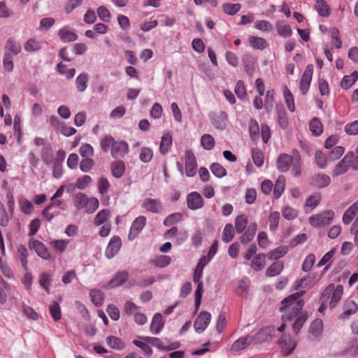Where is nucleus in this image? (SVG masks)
I'll list each match as a JSON object with an SVG mask.
<instances>
[{
  "instance_id": "nucleus-1",
  "label": "nucleus",
  "mask_w": 358,
  "mask_h": 358,
  "mask_svg": "<svg viewBox=\"0 0 358 358\" xmlns=\"http://www.w3.org/2000/svg\"><path fill=\"white\" fill-rule=\"evenodd\" d=\"M303 292H296L282 301L281 311L283 313L282 320L284 322L291 321L294 317L296 320L293 324V331L297 334L307 319L306 313L301 310L304 305L303 300L299 299Z\"/></svg>"
},
{
  "instance_id": "nucleus-2",
  "label": "nucleus",
  "mask_w": 358,
  "mask_h": 358,
  "mask_svg": "<svg viewBox=\"0 0 358 358\" xmlns=\"http://www.w3.org/2000/svg\"><path fill=\"white\" fill-rule=\"evenodd\" d=\"M277 168L281 172H287L289 170L292 164V173L294 176L297 177L301 173V159L298 152L296 155L292 156L287 154H280L277 159Z\"/></svg>"
},
{
  "instance_id": "nucleus-3",
  "label": "nucleus",
  "mask_w": 358,
  "mask_h": 358,
  "mask_svg": "<svg viewBox=\"0 0 358 358\" xmlns=\"http://www.w3.org/2000/svg\"><path fill=\"white\" fill-rule=\"evenodd\" d=\"M343 294V287L341 285L335 286L329 284L323 291L320 300L327 301L330 308H335L341 301Z\"/></svg>"
},
{
  "instance_id": "nucleus-4",
  "label": "nucleus",
  "mask_w": 358,
  "mask_h": 358,
  "mask_svg": "<svg viewBox=\"0 0 358 358\" xmlns=\"http://www.w3.org/2000/svg\"><path fill=\"white\" fill-rule=\"evenodd\" d=\"M334 217V212L329 210L311 215L308 220L312 227L320 228L329 225L333 222Z\"/></svg>"
},
{
  "instance_id": "nucleus-5",
  "label": "nucleus",
  "mask_w": 358,
  "mask_h": 358,
  "mask_svg": "<svg viewBox=\"0 0 358 358\" xmlns=\"http://www.w3.org/2000/svg\"><path fill=\"white\" fill-rule=\"evenodd\" d=\"M28 246L30 250H33L41 259L44 260H50L51 254L48 248L40 241L31 238L29 241Z\"/></svg>"
},
{
  "instance_id": "nucleus-6",
  "label": "nucleus",
  "mask_w": 358,
  "mask_h": 358,
  "mask_svg": "<svg viewBox=\"0 0 358 358\" xmlns=\"http://www.w3.org/2000/svg\"><path fill=\"white\" fill-rule=\"evenodd\" d=\"M185 175L187 177L195 176L197 170V163L194 153L192 150H186L185 154Z\"/></svg>"
},
{
  "instance_id": "nucleus-7",
  "label": "nucleus",
  "mask_w": 358,
  "mask_h": 358,
  "mask_svg": "<svg viewBox=\"0 0 358 358\" xmlns=\"http://www.w3.org/2000/svg\"><path fill=\"white\" fill-rule=\"evenodd\" d=\"M211 320V315L207 311L201 312L194 321V327L195 331L201 334L208 326Z\"/></svg>"
},
{
  "instance_id": "nucleus-8",
  "label": "nucleus",
  "mask_w": 358,
  "mask_h": 358,
  "mask_svg": "<svg viewBox=\"0 0 358 358\" xmlns=\"http://www.w3.org/2000/svg\"><path fill=\"white\" fill-rule=\"evenodd\" d=\"M313 71V64H308L302 75L301 79L300 80V90L303 95L308 92L310 87L312 80Z\"/></svg>"
},
{
  "instance_id": "nucleus-9",
  "label": "nucleus",
  "mask_w": 358,
  "mask_h": 358,
  "mask_svg": "<svg viewBox=\"0 0 358 358\" xmlns=\"http://www.w3.org/2000/svg\"><path fill=\"white\" fill-rule=\"evenodd\" d=\"M354 158L353 152H348L343 159L338 163L333 171L332 175L334 176H338L345 173L350 166Z\"/></svg>"
},
{
  "instance_id": "nucleus-10",
  "label": "nucleus",
  "mask_w": 358,
  "mask_h": 358,
  "mask_svg": "<svg viewBox=\"0 0 358 358\" xmlns=\"http://www.w3.org/2000/svg\"><path fill=\"white\" fill-rule=\"evenodd\" d=\"M253 341L254 336H252L247 335L245 336H242L233 343L230 347L229 352L236 353L243 350L251 345Z\"/></svg>"
},
{
  "instance_id": "nucleus-11",
  "label": "nucleus",
  "mask_w": 358,
  "mask_h": 358,
  "mask_svg": "<svg viewBox=\"0 0 358 358\" xmlns=\"http://www.w3.org/2000/svg\"><path fill=\"white\" fill-rule=\"evenodd\" d=\"M146 224V218L144 216H139L133 222L128 238L130 241L134 240L142 231Z\"/></svg>"
},
{
  "instance_id": "nucleus-12",
  "label": "nucleus",
  "mask_w": 358,
  "mask_h": 358,
  "mask_svg": "<svg viewBox=\"0 0 358 358\" xmlns=\"http://www.w3.org/2000/svg\"><path fill=\"white\" fill-rule=\"evenodd\" d=\"M122 246L121 238L118 236H113L106 249L105 255L107 258L111 259L119 252Z\"/></svg>"
},
{
  "instance_id": "nucleus-13",
  "label": "nucleus",
  "mask_w": 358,
  "mask_h": 358,
  "mask_svg": "<svg viewBox=\"0 0 358 358\" xmlns=\"http://www.w3.org/2000/svg\"><path fill=\"white\" fill-rule=\"evenodd\" d=\"M22 48L20 42L17 41L13 38H9L5 44L4 55L8 56H15L21 52Z\"/></svg>"
},
{
  "instance_id": "nucleus-14",
  "label": "nucleus",
  "mask_w": 358,
  "mask_h": 358,
  "mask_svg": "<svg viewBox=\"0 0 358 358\" xmlns=\"http://www.w3.org/2000/svg\"><path fill=\"white\" fill-rule=\"evenodd\" d=\"M129 151V145L124 141H115L111 150V155L114 158L124 157Z\"/></svg>"
},
{
  "instance_id": "nucleus-15",
  "label": "nucleus",
  "mask_w": 358,
  "mask_h": 358,
  "mask_svg": "<svg viewBox=\"0 0 358 358\" xmlns=\"http://www.w3.org/2000/svg\"><path fill=\"white\" fill-rule=\"evenodd\" d=\"M58 36L63 43L73 42L78 39L77 34L66 27H62L58 31Z\"/></svg>"
},
{
  "instance_id": "nucleus-16",
  "label": "nucleus",
  "mask_w": 358,
  "mask_h": 358,
  "mask_svg": "<svg viewBox=\"0 0 358 358\" xmlns=\"http://www.w3.org/2000/svg\"><path fill=\"white\" fill-rule=\"evenodd\" d=\"M28 256H29V251H28L27 248L24 245H20L17 249L16 258L20 261V262L24 271L28 270V266H27Z\"/></svg>"
},
{
  "instance_id": "nucleus-17",
  "label": "nucleus",
  "mask_w": 358,
  "mask_h": 358,
  "mask_svg": "<svg viewBox=\"0 0 358 358\" xmlns=\"http://www.w3.org/2000/svg\"><path fill=\"white\" fill-rule=\"evenodd\" d=\"M172 145V135L170 132H166L161 138L159 152L162 155H166L170 150Z\"/></svg>"
},
{
  "instance_id": "nucleus-18",
  "label": "nucleus",
  "mask_w": 358,
  "mask_h": 358,
  "mask_svg": "<svg viewBox=\"0 0 358 358\" xmlns=\"http://www.w3.org/2000/svg\"><path fill=\"white\" fill-rule=\"evenodd\" d=\"M284 268V263L281 261H276L271 264L266 271V275L273 277L279 275Z\"/></svg>"
},
{
  "instance_id": "nucleus-19",
  "label": "nucleus",
  "mask_w": 358,
  "mask_h": 358,
  "mask_svg": "<svg viewBox=\"0 0 358 358\" xmlns=\"http://www.w3.org/2000/svg\"><path fill=\"white\" fill-rule=\"evenodd\" d=\"M248 41L253 49L264 50L268 46V43L262 37L250 36L248 37Z\"/></svg>"
},
{
  "instance_id": "nucleus-20",
  "label": "nucleus",
  "mask_w": 358,
  "mask_h": 358,
  "mask_svg": "<svg viewBox=\"0 0 358 358\" xmlns=\"http://www.w3.org/2000/svg\"><path fill=\"white\" fill-rule=\"evenodd\" d=\"M357 303L352 300H346L343 306L342 317L345 318L355 314L357 311Z\"/></svg>"
},
{
  "instance_id": "nucleus-21",
  "label": "nucleus",
  "mask_w": 358,
  "mask_h": 358,
  "mask_svg": "<svg viewBox=\"0 0 358 358\" xmlns=\"http://www.w3.org/2000/svg\"><path fill=\"white\" fill-rule=\"evenodd\" d=\"M315 9L320 16L324 17H328L331 13L329 6L324 0H316Z\"/></svg>"
},
{
  "instance_id": "nucleus-22",
  "label": "nucleus",
  "mask_w": 358,
  "mask_h": 358,
  "mask_svg": "<svg viewBox=\"0 0 358 358\" xmlns=\"http://www.w3.org/2000/svg\"><path fill=\"white\" fill-rule=\"evenodd\" d=\"M244 69L248 75L252 76L255 70V59L251 55H246L243 58Z\"/></svg>"
},
{
  "instance_id": "nucleus-23",
  "label": "nucleus",
  "mask_w": 358,
  "mask_h": 358,
  "mask_svg": "<svg viewBox=\"0 0 358 358\" xmlns=\"http://www.w3.org/2000/svg\"><path fill=\"white\" fill-rule=\"evenodd\" d=\"M265 262L266 255L264 254L259 253L254 257L250 266L253 270L258 271L264 267Z\"/></svg>"
},
{
  "instance_id": "nucleus-24",
  "label": "nucleus",
  "mask_w": 358,
  "mask_h": 358,
  "mask_svg": "<svg viewBox=\"0 0 358 358\" xmlns=\"http://www.w3.org/2000/svg\"><path fill=\"white\" fill-rule=\"evenodd\" d=\"M43 42L36 38L29 39L24 45V48L27 52H31L41 50Z\"/></svg>"
},
{
  "instance_id": "nucleus-25",
  "label": "nucleus",
  "mask_w": 358,
  "mask_h": 358,
  "mask_svg": "<svg viewBox=\"0 0 358 358\" xmlns=\"http://www.w3.org/2000/svg\"><path fill=\"white\" fill-rule=\"evenodd\" d=\"M358 79V72L355 71L349 76H345L341 82V86L343 89L348 90L351 87Z\"/></svg>"
},
{
  "instance_id": "nucleus-26",
  "label": "nucleus",
  "mask_w": 358,
  "mask_h": 358,
  "mask_svg": "<svg viewBox=\"0 0 358 358\" xmlns=\"http://www.w3.org/2000/svg\"><path fill=\"white\" fill-rule=\"evenodd\" d=\"M358 210V203H354L343 214V222L345 224H349L355 217Z\"/></svg>"
},
{
  "instance_id": "nucleus-27",
  "label": "nucleus",
  "mask_w": 358,
  "mask_h": 358,
  "mask_svg": "<svg viewBox=\"0 0 358 358\" xmlns=\"http://www.w3.org/2000/svg\"><path fill=\"white\" fill-rule=\"evenodd\" d=\"M61 203H50L43 210V215L48 220H51V219L55 216V215L59 213V206Z\"/></svg>"
},
{
  "instance_id": "nucleus-28",
  "label": "nucleus",
  "mask_w": 358,
  "mask_h": 358,
  "mask_svg": "<svg viewBox=\"0 0 358 358\" xmlns=\"http://www.w3.org/2000/svg\"><path fill=\"white\" fill-rule=\"evenodd\" d=\"M164 324L162 322V315L160 313L154 315L152 322L150 324V331L154 334H157L160 331Z\"/></svg>"
},
{
  "instance_id": "nucleus-29",
  "label": "nucleus",
  "mask_w": 358,
  "mask_h": 358,
  "mask_svg": "<svg viewBox=\"0 0 358 358\" xmlns=\"http://www.w3.org/2000/svg\"><path fill=\"white\" fill-rule=\"evenodd\" d=\"M313 182L317 187L322 188L330 184L331 178L328 175L320 173L313 178Z\"/></svg>"
},
{
  "instance_id": "nucleus-30",
  "label": "nucleus",
  "mask_w": 358,
  "mask_h": 358,
  "mask_svg": "<svg viewBox=\"0 0 358 358\" xmlns=\"http://www.w3.org/2000/svg\"><path fill=\"white\" fill-rule=\"evenodd\" d=\"M88 76L85 73H80L76 80V88L78 92H83L87 87Z\"/></svg>"
},
{
  "instance_id": "nucleus-31",
  "label": "nucleus",
  "mask_w": 358,
  "mask_h": 358,
  "mask_svg": "<svg viewBox=\"0 0 358 358\" xmlns=\"http://www.w3.org/2000/svg\"><path fill=\"white\" fill-rule=\"evenodd\" d=\"M112 174L117 178H121L125 171V164L122 161H117L111 165Z\"/></svg>"
},
{
  "instance_id": "nucleus-32",
  "label": "nucleus",
  "mask_w": 358,
  "mask_h": 358,
  "mask_svg": "<svg viewBox=\"0 0 358 358\" xmlns=\"http://www.w3.org/2000/svg\"><path fill=\"white\" fill-rule=\"evenodd\" d=\"M227 120V113L225 112H221L212 119V123L217 129H222L226 127Z\"/></svg>"
},
{
  "instance_id": "nucleus-33",
  "label": "nucleus",
  "mask_w": 358,
  "mask_h": 358,
  "mask_svg": "<svg viewBox=\"0 0 358 358\" xmlns=\"http://www.w3.org/2000/svg\"><path fill=\"white\" fill-rule=\"evenodd\" d=\"M52 275L48 273H43L39 278L40 285L49 294L52 285Z\"/></svg>"
},
{
  "instance_id": "nucleus-34",
  "label": "nucleus",
  "mask_w": 358,
  "mask_h": 358,
  "mask_svg": "<svg viewBox=\"0 0 358 358\" xmlns=\"http://www.w3.org/2000/svg\"><path fill=\"white\" fill-rule=\"evenodd\" d=\"M285 178L284 176H279L275 182L273 188L274 199H278L285 190Z\"/></svg>"
},
{
  "instance_id": "nucleus-35",
  "label": "nucleus",
  "mask_w": 358,
  "mask_h": 358,
  "mask_svg": "<svg viewBox=\"0 0 358 358\" xmlns=\"http://www.w3.org/2000/svg\"><path fill=\"white\" fill-rule=\"evenodd\" d=\"M310 131L316 136H320L323 131L322 124L317 117H314L309 123Z\"/></svg>"
},
{
  "instance_id": "nucleus-36",
  "label": "nucleus",
  "mask_w": 358,
  "mask_h": 358,
  "mask_svg": "<svg viewBox=\"0 0 358 358\" xmlns=\"http://www.w3.org/2000/svg\"><path fill=\"white\" fill-rule=\"evenodd\" d=\"M107 344L113 349L122 350L124 348V343L118 337L109 336L106 338Z\"/></svg>"
},
{
  "instance_id": "nucleus-37",
  "label": "nucleus",
  "mask_w": 358,
  "mask_h": 358,
  "mask_svg": "<svg viewBox=\"0 0 358 358\" xmlns=\"http://www.w3.org/2000/svg\"><path fill=\"white\" fill-rule=\"evenodd\" d=\"M276 29L278 34L284 38H287L292 34V29L289 25L285 22H278L276 23Z\"/></svg>"
},
{
  "instance_id": "nucleus-38",
  "label": "nucleus",
  "mask_w": 358,
  "mask_h": 358,
  "mask_svg": "<svg viewBox=\"0 0 358 358\" xmlns=\"http://www.w3.org/2000/svg\"><path fill=\"white\" fill-rule=\"evenodd\" d=\"M315 160L318 167L324 169L327 166L329 159L328 157H327L321 150H317L315 153Z\"/></svg>"
},
{
  "instance_id": "nucleus-39",
  "label": "nucleus",
  "mask_w": 358,
  "mask_h": 358,
  "mask_svg": "<svg viewBox=\"0 0 358 358\" xmlns=\"http://www.w3.org/2000/svg\"><path fill=\"white\" fill-rule=\"evenodd\" d=\"M90 297L92 299V301L96 306H100L102 305L103 302L104 294L99 289H92L90 293Z\"/></svg>"
},
{
  "instance_id": "nucleus-40",
  "label": "nucleus",
  "mask_w": 358,
  "mask_h": 358,
  "mask_svg": "<svg viewBox=\"0 0 358 358\" xmlns=\"http://www.w3.org/2000/svg\"><path fill=\"white\" fill-rule=\"evenodd\" d=\"M323 331V322L320 319L315 320L310 328V333L313 334L314 336L317 337L321 334Z\"/></svg>"
},
{
  "instance_id": "nucleus-41",
  "label": "nucleus",
  "mask_w": 358,
  "mask_h": 358,
  "mask_svg": "<svg viewBox=\"0 0 358 358\" xmlns=\"http://www.w3.org/2000/svg\"><path fill=\"white\" fill-rule=\"evenodd\" d=\"M283 94H284V99H285V101L287 106L288 109L291 112H294L295 110L294 96H293L291 91L287 87H285L284 88Z\"/></svg>"
},
{
  "instance_id": "nucleus-42",
  "label": "nucleus",
  "mask_w": 358,
  "mask_h": 358,
  "mask_svg": "<svg viewBox=\"0 0 358 358\" xmlns=\"http://www.w3.org/2000/svg\"><path fill=\"white\" fill-rule=\"evenodd\" d=\"M115 140L110 135L104 136L100 143L101 148L103 152H108L111 150Z\"/></svg>"
},
{
  "instance_id": "nucleus-43",
  "label": "nucleus",
  "mask_w": 358,
  "mask_h": 358,
  "mask_svg": "<svg viewBox=\"0 0 358 358\" xmlns=\"http://www.w3.org/2000/svg\"><path fill=\"white\" fill-rule=\"evenodd\" d=\"M201 143L205 150H210L215 146V140L210 134H203L201 138Z\"/></svg>"
},
{
  "instance_id": "nucleus-44",
  "label": "nucleus",
  "mask_w": 358,
  "mask_h": 358,
  "mask_svg": "<svg viewBox=\"0 0 358 358\" xmlns=\"http://www.w3.org/2000/svg\"><path fill=\"white\" fill-rule=\"evenodd\" d=\"M210 169L217 178H221L227 175V170L218 163H213L210 166Z\"/></svg>"
},
{
  "instance_id": "nucleus-45",
  "label": "nucleus",
  "mask_w": 358,
  "mask_h": 358,
  "mask_svg": "<svg viewBox=\"0 0 358 358\" xmlns=\"http://www.w3.org/2000/svg\"><path fill=\"white\" fill-rule=\"evenodd\" d=\"M234 236V229L231 224H227L225 225L223 233L222 240L226 243H229L232 241Z\"/></svg>"
},
{
  "instance_id": "nucleus-46",
  "label": "nucleus",
  "mask_w": 358,
  "mask_h": 358,
  "mask_svg": "<svg viewBox=\"0 0 358 358\" xmlns=\"http://www.w3.org/2000/svg\"><path fill=\"white\" fill-rule=\"evenodd\" d=\"M279 220L280 213L278 212L275 211L271 213L268 220V223L271 231H275L277 229L279 224Z\"/></svg>"
},
{
  "instance_id": "nucleus-47",
  "label": "nucleus",
  "mask_w": 358,
  "mask_h": 358,
  "mask_svg": "<svg viewBox=\"0 0 358 358\" xmlns=\"http://www.w3.org/2000/svg\"><path fill=\"white\" fill-rule=\"evenodd\" d=\"M69 241L68 240H55L50 242V245L55 250L59 252H63L66 250Z\"/></svg>"
},
{
  "instance_id": "nucleus-48",
  "label": "nucleus",
  "mask_w": 358,
  "mask_h": 358,
  "mask_svg": "<svg viewBox=\"0 0 358 358\" xmlns=\"http://www.w3.org/2000/svg\"><path fill=\"white\" fill-rule=\"evenodd\" d=\"M287 252V247L282 245L271 250L269 253L271 259H278L282 257Z\"/></svg>"
},
{
  "instance_id": "nucleus-49",
  "label": "nucleus",
  "mask_w": 358,
  "mask_h": 358,
  "mask_svg": "<svg viewBox=\"0 0 358 358\" xmlns=\"http://www.w3.org/2000/svg\"><path fill=\"white\" fill-rule=\"evenodd\" d=\"M171 262V257L167 255H160L153 260L155 266L164 268L169 266Z\"/></svg>"
},
{
  "instance_id": "nucleus-50",
  "label": "nucleus",
  "mask_w": 358,
  "mask_h": 358,
  "mask_svg": "<svg viewBox=\"0 0 358 358\" xmlns=\"http://www.w3.org/2000/svg\"><path fill=\"white\" fill-rule=\"evenodd\" d=\"M271 329L268 327L264 328L258 331L257 335L254 337V341H257L259 343H262L271 338Z\"/></svg>"
},
{
  "instance_id": "nucleus-51",
  "label": "nucleus",
  "mask_w": 358,
  "mask_h": 358,
  "mask_svg": "<svg viewBox=\"0 0 358 358\" xmlns=\"http://www.w3.org/2000/svg\"><path fill=\"white\" fill-rule=\"evenodd\" d=\"M129 273L127 271H121L117 273L115 277L111 280L113 286H119L126 282L128 279Z\"/></svg>"
},
{
  "instance_id": "nucleus-52",
  "label": "nucleus",
  "mask_w": 358,
  "mask_h": 358,
  "mask_svg": "<svg viewBox=\"0 0 358 358\" xmlns=\"http://www.w3.org/2000/svg\"><path fill=\"white\" fill-rule=\"evenodd\" d=\"M254 27L255 29L264 32H268L272 30L273 25L266 20H257L255 22Z\"/></svg>"
},
{
  "instance_id": "nucleus-53",
  "label": "nucleus",
  "mask_w": 358,
  "mask_h": 358,
  "mask_svg": "<svg viewBox=\"0 0 358 358\" xmlns=\"http://www.w3.org/2000/svg\"><path fill=\"white\" fill-rule=\"evenodd\" d=\"M248 220L245 215H241L236 217L235 221L236 230L238 233H242L246 228Z\"/></svg>"
},
{
  "instance_id": "nucleus-54",
  "label": "nucleus",
  "mask_w": 358,
  "mask_h": 358,
  "mask_svg": "<svg viewBox=\"0 0 358 358\" xmlns=\"http://www.w3.org/2000/svg\"><path fill=\"white\" fill-rule=\"evenodd\" d=\"M241 7L239 3H224L222 6L223 11L229 15L236 14L240 10Z\"/></svg>"
},
{
  "instance_id": "nucleus-55",
  "label": "nucleus",
  "mask_w": 358,
  "mask_h": 358,
  "mask_svg": "<svg viewBox=\"0 0 358 358\" xmlns=\"http://www.w3.org/2000/svg\"><path fill=\"white\" fill-rule=\"evenodd\" d=\"M99 207V203H77L76 208L81 210L85 208L87 213H94Z\"/></svg>"
},
{
  "instance_id": "nucleus-56",
  "label": "nucleus",
  "mask_w": 358,
  "mask_h": 358,
  "mask_svg": "<svg viewBox=\"0 0 358 358\" xmlns=\"http://www.w3.org/2000/svg\"><path fill=\"white\" fill-rule=\"evenodd\" d=\"M234 91L236 96L240 99L243 100L247 96L246 89L242 80L237 81Z\"/></svg>"
},
{
  "instance_id": "nucleus-57",
  "label": "nucleus",
  "mask_w": 358,
  "mask_h": 358,
  "mask_svg": "<svg viewBox=\"0 0 358 358\" xmlns=\"http://www.w3.org/2000/svg\"><path fill=\"white\" fill-rule=\"evenodd\" d=\"M153 157V152L149 148H143L141 150L139 158L140 160L144 163H148L151 161Z\"/></svg>"
},
{
  "instance_id": "nucleus-58",
  "label": "nucleus",
  "mask_w": 358,
  "mask_h": 358,
  "mask_svg": "<svg viewBox=\"0 0 358 358\" xmlns=\"http://www.w3.org/2000/svg\"><path fill=\"white\" fill-rule=\"evenodd\" d=\"M252 157L255 164L261 167L264 162L263 153L258 149H253L252 152Z\"/></svg>"
},
{
  "instance_id": "nucleus-59",
  "label": "nucleus",
  "mask_w": 358,
  "mask_h": 358,
  "mask_svg": "<svg viewBox=\"0 0 358 358\" xmlns=\"http://www.w3.org/2000/svg\"><path fill=\"white\" fill-rule=\"evenodd\" d=\"M50 313L54 321L57 322L61 319V308L58 303L54 302L50 306Z\"/></svg>"
},
{
  "instance_id": "nucleus-60",
  "label": "nucleus",
  "mask_w": 358,
  "mask_h": 358,
  "mask_svg": "<svg viewBox=\"0 0 358 358\" xmlns=\"http://www.w3.org/2000/svg\"><path fill=\"white\" fill-rule=\"evenodd\" d=\"M97 15L100 20H101L103 22H108L110 20V13L108 10V9L105 6H99L97 8Z\"/></svg>"
},
{
  "instance_id": "nucleus-61",
  "label": "nucleus",
  "mask_w": 358,
  "mask_h": 358,
  "mask_svg": "<svg viewBox=\"0 0 358 358\" xmlns=\"http://www.w3.org/2000/svg\"><path fill=\"white\" fill-rule=\"evenodd\" d=\"M182 215L180 213H173L165 218L164 220V224L169 227L177 222L182 219Z\"/></svg>"
},
{
  "instance_id": "nucleus-62",
  "label": "nucleus",
  "mask_w": 358,
  "mask_h": 358,
  "mask_svg": "<svg viewBox=\"0 0 358 358\" xmlns=\"http://www.w3.org/2000/svg\"><path fill=\"white\" fill-rule=\"evenodd\" d=\"M139 307L136 306L134 303L130 301H127L124 303V312L127 315H134L136 312L138 311Z\"/></svg>"
},
{
  "instance_id": "nucleus-63",
  "label": "nucleus",
  "mask_w": 358,
  "mask_h": 358,
  "mask_svg": "<svg viewBox=\"0 0 358 358\" xmlns=\"http://www.w3.org/2000/svg\"><path fill=\"white\" fill-rule=\"evenodd\" d=\"M345 149L342 146L334 148L328 156L329 161H334L340 158L344 153Z\"/></svg>"
},
{
  "instance_id": "nucleus-64",
  "label": "nucleus",
  "mask_w": 358,
  "mask_h": 358,
  "mask_svg": "<svg viewBox=\"0 0 358 358\" xmlns=\"http://www.w3.org/2000/svg\"><path fill=\"white\" fill-rule=\"evenodd\" d=\"M345 133L348 135L358 134V120L348 123L344 128Z\"/></svg>"
}]
</instances>
